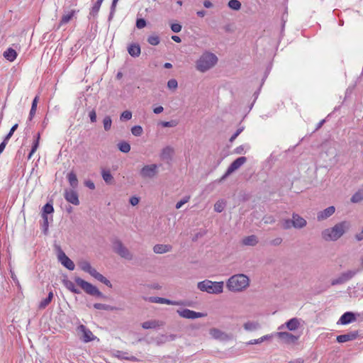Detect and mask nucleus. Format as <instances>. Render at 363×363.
<instances>
[{
    "label": "nucleus",
    "instance_id": "7ed1b4c3",
    "mask_svg": "<svg viewBox=\"0 0 363 363\" xmlns=\"http://www.w3.org/2000/svg\"><path fill=\"white\" fill-rule=\"evenodd\" d=\"M248 285V277L242 274H240L232 276L228 279L226 286L231 291H240Z\"/></svg>",
    "mask_w": 363,
    "mask_h": 363
},
{
    "label": "nucleus",
    "instance_id": "39448f33",
    "mask_svg": "<svg viewBox=\"0 0 363 363\" xmlns=\"http://www.w3.org/2000/svg\"><path fill=\"white\" fill-rule=\"evenodd\" d=\"M74 281L76 284L79 286L86 294L92 296L101 298L104 300L108 299V296L102 294L96 286L83 279L77 277L74 278Z\"/></svg>",
    "mask_w": 363,
    "mask_h": 363
},
{
    "label": "nucleus",
    "instance_id": "20e7f679",
    "mask_svg": "<svg viewBox=\"0 0 363 363\" xmlns=\"http://www.w3.org/2000/svg\"><path fill=\"white\" fill-rule=\"evenodd\" d=\"M78 264L79 268L82 271L89 273L91 277H93L100 282L103 283L108 288H112L113 286L111 281L108 279H106L104 275L98 272L96 269L93 268L89 262L86 260H82L78 263Z\"/></svg>",
    "mask_w": 363,
    "mask_h": 363
},
{
    "label": "nucleus",
    "instance_id": "e433bc0d",
    "mask_svg": "<svg viewBox=\"0 0 363 363\" xmlns=\"http://www.w3.org/2000/svg\"><path fill=\"white\" fill-rule=\"evenodd\" d=\"M101 4H102L101 2L96 0V1L94 3V4L93 5V6L91 7V9L90 10L89 15L92 16L93 17L96 16L99 11Z\"/></svg>",
    "mask_w": 363,
    "mask_h": 363
},
{
    "label": "nucleus",
    "instance_id": "412c9836",
    "mask_svg": "<svg viewBox=\"0 0 363 363\" xmlns=\"http://www.w3.org/2000/svg\"><path fill=\"white\" fill-rule=\"evenodd\" d=\"M210 335L216 340H225L228 339V335L218 328H211L209 331Z\"/></svg>",
    "mask_w": 363,
    "mask_h": 363
},
{
    "label": "nucleus",
    "instance_id": "5701e85b",
    "mask_svg": "<svg viewBox=\"0 0 363 363\" xmlns=\"http://www.w3.org/2000/svg\"><path fill=\"white\" fill-rule=\"evenodd\" d=\"M172 246L170 245L157 244L153 247V252L156 254H163L170 252Z\"/></svg>",
    "mask_w": 363,
    "mask_h": 363
},
{
    "label": "nucleus",
    "instance_id": "4c0bfd02",
    "mask_svg": "<svg viewBox=\"0 0 363 363\" xmlns=\"http://www.w3.org/2000/svg\"><path fill=\"white\" fill-rule=\"evenodd\" d=\"M119 150L124 153H128L130 150V145L125 141H121L118 144Z\"/></svg>",
    "mask_w": 363,
    "mask_h": 363
},
{
    "label": "nucleus",
    "instance_id": "1a4fd4ad",
    "mask_svg": "<svg viewBox=\"0 0 363 363\" xmlns=\"http://www.w3.org/2000/svg\"><path fill=\"white\" fill-rule=\"evenodd\" d=\"M143 299L150 303H157L161 304H168L172 306H189L191 304L184 301H172L165 298L157 297V296H150V297H144Z\"/></svg>",
    "mask_w": 363,
    "mask_h": 363
},
{
    "label": "nucleus",
    "instance_id": "f3484780",
    "mask_svg": "<svg viewBox=\"0 0 363 363\" xmlns=\"http://www.w3.org/2000/svg\"><path fill=\"white\" fill-rule=\"evenodd\" d=\"M77 330L83 333L82 339L84 342H91L94 339V335L92 332L89 329L86 328L85 325H79L77 327Z\"/></svg>",
    "mask_w": 363,
    "mask_h": 363
},
{
    "label": "nucleus",
    "instance_id": "0e129e2a",
    "mask_svg": "<svg viewBox=\"0 0 363 363\" xmlns=\"http://www.w3.org/2000/svg\"><path fill=\"white\" fill-rule=\"evenodd\" d=\"M84 185L89 189L94 190L95 189V184L91 180H85Z\"/></svg>",
    "mask_w": 363,
    "mask_h": 363
},
{
    "label": "nucleus",
    "instance_id": "49530a36",
    "mask_svg": "<svg viewBox=\"0 0 363 363\" xmlns=\"http://www.w3.org/2000/svg\"><path fill=\"white\" fill-rule=\"evenodd\" d=\"M40 138V133H38L36 135L35 139L33 141V145L31 147V153H34L38 148Z\"/></svg>",
    "mask_w": 363,
    "mask_h": 363
},
{
    "label": "nucleus",
    "instance_id": "f257e3e1",
    "mask_svg": "<svg viewBox=\"0 0 363 363\" xmlns=\"http://www.w3.org/2000/svg\"><path fill=\"white\" fill-rule=\"evenodd\" d=\"M350 228V223L344 220L336 223L333 227L326 228L321 233V236L325 241H336L340 239Z\"/></svg>",
    "mask_w": 363,
    "mask_h": 363
},
{
    "label": "nucleus",
    "instance_id": "2eb2a0df",
    "mask_svg": "<svg viewBox=\"0 0 363 363\" xmlns=\"http://www.w3.org/2000/svg\"><path fill=\"white\" fill-rule=\"evenodd\" d=\"M358 336H359L358 330H354V331L347 333L346 334L337 335L336 340L339 343H343V342H349V341H352V340L357 339Z\"/></svg>",
    "mask_w": 363,
    "mask_h": 363
},
{
    "label": "nucleus",
    "instance_id": "a18cd8bd",
    "mask_svg": "<svg viewBox=\"0 0 363 363\" xmlns=\"http://www.w3.org/2000/svg\"><path fill=\"white\" fill-rule=\"evenodd\" d=\"M147 42L152 45H157L160 42V39L157 35H150L147 38Z\"/></svg>",
    "mask_w": 363,
    "mask_h": 363
},
{
    "label": "nucleus",
    "instance_id": "a211bd4d",
    "mask_svg": "<svg viewBox=\"0 0 363 363\" xmlns=\"http://www.w3.org/2000/svg\"><path fill=\"white\" fill-rule=\"evenodd\" d=\"M292 220L294 228L301 229L307 225L306 220L296 213L292 214Z\"/></svg>",
    "mask_w": 363,
    "mask_h": 363
},
{
    "label": "nucleus",
    "instance_id": "3c124183",
    "mask_svg": "<svg viewBox=\"0 0 363 363\" xmlns=\"http://www.w3.org/2000/svg\"><path fill=\"white\" fill-rule=\"evenodd\" d=\"M146 24V21L144 18H137L135 26L138 29L145 28Z\"/></svg>",
    "mask_w": 363,
    "mask_h": 363
},
{
    "label": "nucleus",
    "instance_id": "f03ea898",
    "mask_svg": "<svg viewBox=\"0 0 363 363\" xmlns=\"http://www.w3.org/2000/svg\"><path fill=\"white\" fill-rule=\"evenodd\" d=\"M218 62L217 56L210 52H203L196 62L197 70L205 72L212 68Z\"/></svg>",
    "mask_w": 363,
    "mask_h": 363
},
{
    "label": "nucleus",
    "instance_id": "864d4df0",
    "mask_svg": "<svg viewBox=\"0 0 363 363\" xmlns=\"http://www.w3.org/2000/svg\"><path fill=\"white\" fill-rule=\"evenodd\" d=\"M18 125L17 123H16L15 125H13L11 127L10 131L8 133V134L4 138L5 140L9 141V140L11 138V136L13 135L15 130L18 128Z\"/></svg>",
    "mask_w": 363,
    "mask_h": 363
},
{
    "label": "nucleus",
    "instance_id": "58836bf2",
    "mask_svg": "<svg viewBox=\"0 0 363 363\" xmlns=\"http://www.w3.org/2000/svg\"><path fill=\"white\" fill-rule=\"evenodd\" d=\"M228 6L233 10L238 11L241 8V3L238 0H230Z\"/></svg>",
    "mask_w": 363,
    "mask_h": 363
},
{
    "label": "nucleus",
    "instance_id": "13d9d810",
    "mask_svg": "<svg viewBox=\"0 0 363 363\" xmlns=\"http://www.w3.org/2000/svg\"><path fill=\"white\" fill-rule=\"evenodd\" d=\"M243 130H244V127L239 128L236 130V132L230 137V138L229 139V141L230 143H233L237 138V137L243 131Z\"/></svg>",
    "mask_w": 363,
    "mask_h": 363
},
{
    "label": "nucleus",
    "instance_id": "37998d69",
    "mask_svg": "<svg viewBox=\"0 0 363 363\" xmlns=\"http://www.w3.org/2000/svg\"><path fill=\"white\" fill-rule=\"evenodd\" d=\"M131 133L135 136H140L143 133V129L140 125H135L131 128Z\"/></svg>",
    "mask_w": 363,
    "mask_h": 363
},
{
    "label": "nucleus",
    "instance_id": "4d7b16f0",
    "mask_svg": "<svg viewBox=\"0 0 363 363\" xmlns=\"http://www.w3.org/2000/svg\"><path fill=\"white\" fill-rule=\"evenodd\" d=\"M190 199V196H185L181 201H178L176 204V208H180L184 203H187Z\"/></svg>",
    "mask_w": 363,
    "mask_h": 363
},
{
    "label": "nucleus",
    "instance_id": "7c9ffc66",
    "mask_svg": "<svg viewBox=\"0 0 363 363\" xmlns=\"http://www.w3.org/2000/svg\"><path fill=\"white\" fill-rule=\"evenodd\" d=\"M101 176L107 184H111L113 183L114 179L109 170L102 169Z\"/></svg>",
    "mask_w": 363,
    "mask_h": 363
},
{
    "label": "nucleus",
    "instance_id": "69168bd1",
    "mask_svg": "<svg viewBox=\"0 0 363 363\" xmlns=\"http://www.w3.org/2000/svg\"><path fill=\"white\" fill-rule=\"evenodd\" d=\"M11 279L13 281V282L16 284V285L18 288H21V284H20L19 281L18 280V278L16 276V274L13 272H11Z\"/></svg>",
    "mask_w": 363,
    "mask_h": 363
},
{
    "label": "nucleus",
    "instance_id": "6e6552de",
    "mask_svg": "<svg viewBox=\"0 0 363 363\" xmlns=\"http://www.w3.org/2000/svg\"><path fill=\"white\" fill-rule=\"evenodd\" d=\"M247 161V157H240L235 159L228 167L225 174L218 179V182L220 183L225 180L232 173L238 169L242 164Z\"/></svg>",
    "mask_w": 363,
    "mask_h": 363
},
{
    "label": "nucleus",
    "instance_id": "473e14b6",
    "mask_svg": "<svg viewBox=\"0 0 363 363\" xmlns=\"http://www.w3.org/2000/svg\"><path fill=\"white\" fill-rule=\"evenodd\" d=\"M67 177L68 182L69 183V185L72 188L74 189V188L77 187L78 179H77L76 174L74 172H70L69 173H68Z\"/></svg>",
    "mask_w": 363,
    "mask_h": 363
},
{
    "label": "nucleus",
    "instance_id": "0eeeda50",
    "mask_svg": "<svg viewBox=\"0 0 363 363\" xmlns=\"http://www.w3.org/2000/svg\"><path fill=\"white\" fill-rule=\"evenodd\" d=\"M111 242L112 245V250L116 254H117L121 258H123L125 259H133V255L128 249V247L125 246V245L119 238H113L111 240Z\"/></svg>",
    "mask_w": 363,
    "mask_h": 363
},
{
    "label": "nucleus",
    "instance_id": "bb28decb",
    "mask_svg": "<svg viewBox=\"0 0 363 363\" xmlns=\"http://www.w3.org/2000/svg\"><path fill=\"white\" fill-rule=\"evenodd\" d=\"M53 296H54L53 292L52 291H50L48 293V296L40 302V303L38 305V309L39 310L45 309L51 303V301L53 298Z\"/></svg>",
    "mask_w": 363,
    "mask_h": 363
},
{
    "label": "nucleus",
    "instance_id": "4be33fe9",
    "mask_svg": "<svg viewBox=\"0 0 363 363\" xmlns=\"http://www.w3.org/2000/svg\"><path fill=\"white\" fill-rule=\"evenodd\" d=\"M174 153V148L170 146H167L162 149L160 157L162 160H166L168 162L172 160Z\"/></svg>",
    "mask_w": 363,
    "mask_h": 363
},
{
    "label": "nucleus",
    "instance_id": "f704fd0d",
    "mask_svg": "<svg viewBox=\"0 0 363 363\" xmlns=\"http://www.w3.org/2000/svg\"><path fill=\"white\" fill-rule=\"evenodd\" d=\"M54 212V208L52 203H47L44 205L42 209V217H48V214H51Z\"/></svg>",
    "mask_w": 363,
    "mask_h": 363
},
{
    "label": "nucleus",
    "instance_id": "4468645a",
    "mask_svg": "<svg viewBox=\"0 0 363 363\" xmlns=\"http://www.w3.org/2000/svg\"><path fill=\"white\" fill-rule=\"evenodd\" d=\"M65 199L69 203L78 206L79 204V200L78 194L73 189H65L64 194Z\"/></svg>",
    "mask_w": 363,
    "mask_h": 363
},
{
    "label": "nucleus",
    "instance_id": "09e8293b",
    "mask_svg": "<svg viewBox=\"0 0 363 363\" xmlns=\"http://www.w3.org/2000/svg\"><path fill=\"white\" fill-rule=\"evenodd\" d=\"M118 0H113L112 1V4H111V11H110V13H109V16H108V20L110 21L112 18H113V16L116 11V5H117V3H118Z\"/></svg>",
    "mask_w": 363,
    "mask_h": 363
},
{
    "label": "nucleus",
    "instance_id": "8fccbe9b",
    "mask_svg": "<svg viewBox=\"0 0 363 363\" xmlns=\"http://www.w3.org/2000/svg\"><path fill=\"white\" fill-rule=\"evenodd\" d=\"M160 125L164 127H175L177 125V122L174 120H172L169 121H162Z\"/></svg>",
    "mask_w": 363,
    "mask_h": 363
},
{
    "label": "nucleus",
    "instance_id": "aec40b11",
    "mask_svg": "<svg viewBox=\"0 0 363 363\" xmlns=\"http://www.w3.org/2000/svg\"><path fill=\"white\" fill-rule=\"evenodd\" d=\"M128 54L133 57H138L141 53V48L138 43H131L128 48Z\"/></svg>",
    "mask_w": 363,
    "mask_h": 363
},
{
    "label": "nucleus",
    "instance_id": "c03bdc74",
    "mask_svg": "<svg viewBox=\"0 0 363 363\" xmlns=\"http://www.w3.org/2000/svg\"><path fill=\"white\" fill-rule=\"evenodd\" d=\"M225 206V202L218 201L214 204V211L218 213H221L224 210Z\"/></svg>",
    "mask_w": 363,
    "mask_h": 363
},
{
    "label": "nucleus",
    "instance_id": "ddd939ff",
    "mask_svg": "<svg viewBox=\"0 0 363 363\" xmlns=\"http://www.w3.org/2000/svg\"><path fill=\"white\" fill-rule=\"evenodd\" d=\"M158 166L156 164L145 165L140 172L143 178H152L157 174Z\"/></svg>",
    "mask_w": 363,
    "mask_h": 363
},
{
    "label": "nucleus",
    "instance_id": "774afa93",
    "mask_svg": "<svg viewBox=\"0 0 363 363\" xmlns=\"http://www.w3.org/2000/svg\"><path fill=\"white\" fill-rule=\"evenodd\" d=\"M243 152H244V146L243 145L238 146L234 150V152L235 154H242Z\"/></svg>",
    "mask_w": 363,
    "mask_h": 363
},
{
    "label": "nucleus",
    "instance_id": "052dcab7",
    "mask_svg": "<svg viewBox=\"0 0 363 363\" xmlns=\"http://www.w3.org/2000/svg\"><path fill=\"white\" fill-rule=\"evenodd\" d=\"M182 26L179 23H172L171 25V29L174 33H179L182 30Z\"/></svg>",
    "mask_w": 363,
    "mask_h": 363
},
{
    "label": "nucleus",
    "instance_id": "423d86ee",
    "mask_svg": "<svg viewBox=\"0 0 363 363\" xmlns=\"http://www.w3.org/2000/svg\"><path fill=\"white\" fill-rule=\"evenodd\" d=\"M198 289L201 291H206L208 294H218L223 292V281H212L208 279L200 281L197 284Z\"/></svg>",
    "mask_w": 363,
    "mask_h": 363
},
{
    "label": "nucleus",
    "instance_id": "603ef678",
    "mask_svg": "<svg viewBox=\"0 0 363 363\" xmlns=\"http://www.w3.org/2000/svg\"><path fill=\"white\" fill-rule=\"evenodd\" d=\"M178 86V82L175 79H171L167 82V87L170 89H175Z\"/></svg>",
    "mask_w": 363,
    "mask_h": 363
},
{
    "label": "nucleus",
    "instance_id": "338daca9",
    "mask_svg": "<svg viewBox=\"0 0 363 363\" xmlns=\"http://www.w3.org/2000/svg\"><path fill=\"white\" fill-rule=\"evenodd\" d=\"M130 203L132 205V206H135L137 205L138 203H139V198L136 197V196H132L130 199Z\"/></svg>",
    "mask_w": 363,
    "mask_h": 363
},
{
    "label": "nucleus",
    "instance_id": "e2e57ef3",
    "mask_svg": "<svg viewBox=\"0 0 363 363\" xmlns=\"http://www.w3.org/2000/svg\"><path fill=\"white\" fill-rule=\"evenodd\" d=\"M89 116L91 123H95L96 121V113L95 110H91L89 113Z\"/></svg>",
    "mask_w": 363,
    "mask_h": 363
},
{
    "label": "nucleus",
    "instance_id": "b1692460",
    "mask_svg": "<svg viewBox=\"0 0 363 363\" xmlns=\"http://www.w3.org/2000/svg\"><path fill=\"white\" fill-rule=\"evenodd\" d=\"M62 282L63 285L71 292L76 294H81V291L79 289H77L75 286L74 284L72 281L69 280L67 278L63 279Z\"/></svg>",
    "mask_w": 363,
    "mask_h": 363
},
{
    "label": "nucleus",
    "instance_id": "9d476101",
    "mask_svg": "<svg viewBox=\"0 0 363 363\" xmlns=\"http://www.w3.org/2000/svg\"><path fill=\"white\" fill-rule=\"evenodd\" d=\"M57 258L60 263L67 269L71 271L74 269V263L65 255L60 247H57Z\"/></svg>",
    "mask_w": 363,
    "mask_h": 363
},
{
    "label": "nucleus",
    "instance_id": "a19ab883",
    "mask_svg": "<svg viewBox=\"0 0 363 363\" xmlns=\"http://www.w3.org/2000/svg\"><path fill=\"white\" fill-rule=\"evenodd\" d=\"M281 228L284 230L290 229L294 227L293 220L291 219H284L281 222Z\"/></svg>",
    "mask_w": 363,
    "mask_h": 363
},
{
    "label": "nucleus",
    "instance_id": "6ab92c4d",
    "mask_svg": "<svg viewBox=\"0 0 363 363\" xmlns=\"http://www.w3.org/2000/svg\"><path fill=\"white\" fill-rule=\"evenodd\" d=\"M335 211V208L333 206H329L318 213L317 220L318 221L323 220L331 216Z\"/></svg>",
    "mask_w": 363,
    "mask_h": 363
},
{
    "label": "nucleus",
    "instance_id": "72a5a7b5",
    "mask_svg": "<svg viewBox=\"0 0 363 363\" xmlns=\"http://www.w3.org/2000/svg\"><path fill=\"white\" fill-rule=\"evenodd\" d=\"M75 13H76V11L75 10H72L69 13L63 15L62 18H61V20H60V24L58 26V28L61 26L67 23L72 18V17L74 16V15Z\"/></svg>",
    "mask_w": 363,
    "mask_h": 363
},
{
    "label": "nucleus",
    "instance_id": "c756f323",
    "mask_svg": "<svg viewBox=\"0 0 363 363\" xmlns=\"http://www.w3.org/2000/svg\"><path fill=\"white\" fill-rule=\"evenodd\" d=\"M93 306L94 308H96L97 310H104V311H111L118 310V308L116 306H113L104 304V303H96L94 304Z\"/></svg>",
    "mask_w": 363,
    "mask_h": 363
},
{
    "label": "nucleus",
    "instance_id": "5fc2aeb1",
    "mask_svg": "<svg viewBox=\"0 0 363 363\" xmlns=\"http://www.w3.org/2000/svg\"><path fill=\"white\" fill-rule=\"evenodd\" d=\"M344 283H345V280H343V279L341 277V275H340L337 278L334 279H333L331 281V285L332 286L342 284Z\"/></svg>",
    "mask_w": 363,
    "mask_h": 363
},
{
    "label": "nucleus",
    "instance_id": "a878e982",
    "mask_svg": "<svg viewBox=\"0 0 363 363\" xmlns=\"http://www.w3.org/2000/svg\"><path fill=\"white\" fill-rule=\"evenodd\" d=\"M242 243L244 245L255 246L258 243V239L255 235H249L242 239Z\"/></svg>",
    "mask_w": 363,
    "mask_h": 363
},
{
    "label": "nucleus",
    "instance_id": "9b49d317",
    "mask_svg": "<svg viewBox=\"0 0 363 363\" xmlns=\"http://www.w3.org/2000/svg\"><path fill=\"white\" fill-rule=\"evenodd\" d=\"M277 336L282 340L285 344L295 345L297 343L300 335H296L289 332H278Z\"/></svg>",
    "mask_w": 363,
    "mask_h": 363
},
{
    "label": "nucleus",
    "instance_id": "bf43d9fd",
    "mask_svg": "<svg viewBox=\"0 0 363 363\" xmlns=\"http://www.w3.org/2000/svg\"><path fill=\"white\" fill-rule=\"evenodd\" d=\"M43 219V231L45 235H47L48 231V217H42Z\"/></svg>",
    "mask_w": 363,
    "mask_h": 363
},
{
    "label": "nucleus",
    "instance_id": "79ce46f5",
    "mask_svg": "<svg viewBox=\"0 0 363 363\" xmlns=\"http://www.w3.org/2000/svg\"><path fill=\"white\" fill-rule=\"evenodd\" d=\"M103 124L105 130L108 131L111 129L112 121L109 116H106L104 117L103 120Z\"/></svg>",
    "mask_w": 363,
    "mask_h": 363
},
{
    "label": "nucleus",
    "instance_id": "c9c22d12",
    "mask_svg": "<svg viewBox=\"0 0 363 363\" xmlns=\"http://www.w3.org/2000/svg\"><path fill=\"white\" fill-rule=\"evenodd\" d=\"M160 324L159 323V321L157 320H147L142 323V327L144 329H152V328H156L157 327L160 326Z\"/></svg>",
    "mask_w": 363,
    "mask_h": 363
},
{
    "label": "nucleus",
    "instance_id": "6e6d98bb",
    "mask_svg": "<svg viewBox=\"0 0 363 363\" xmlns=\"http://www.w3.org/2000/svg\"><path fill=\"white\" fill-rule=\"evenodd\" d=\"M344 283H345V280H343V279L341 277V275H340L337 278L334 279H333L331 281V285L332 286L342 284Z\"/></svg>",
    "mask_w": 363,
    "mask_h": 363
},
{
    "label": "nucleus",
    "instance_id": "ea45409f",
    "mask_svg": "<svg viewBox=\"0 0 363 363\" xmlns=\"http://www.w3.org/2000/svg\"><path fill=\"white\" fill-rule=\"evenodd\" d=\"M363 200V191H359L354 194L350 199L351 202L358 203Z\"/></svg>",
    "mask_w": 363,
    "mask_h": 363
},
{
    "label": "nucleus",
    "instance_id": "c85d7f7f",
    "mask_svg": "<svg viewBox=\"0 0 363 363\" xmlns=\"http://www.w3.org/2000/svg\"><path fill=\"white\" fill-rule=\"evenodd\" d=\"M243 328L247 331H255L260 328V325L258 322L248 321L244 323Z\"/></svg>",
    "mask_w": 363,
    "mask_h": 363
},
{
    "label": "nucleus",
    "instance_id": "2f4dec72",
    "mask_svg": "<svg viewBox=\"0 0 363 363\" xmlns=\"http://www.w3.org/2000/svg\"><path fill=\"white\" fill-rule=\"evenodd\" d=\"M359 272V269H353V270H348L347 272H345L342 273L340 275L342 277L343 280L345 281H347L350 280L352 278H353L358 272Z\"/></svg>",
    "mask_w": 363,
    "mask_h": 363
},
{
    "label": "nucleus",
    "instance_id": "de8ad7c7",
    "mask_svg": "<svg viewBox=\"0 0 363 363\" xmlns=\"http://www.w3.org/2000/svg\"><path fill=\"white\" fill-rule=\"evenodd\" d=\"M132 118V112L130 111H123L120 117V119L121 121H128L131 119Z\"/></svg>",
    "mask_w": 363,
    "mask_h": 363
},
{
    "label": "nucleus",
    "instance_id": "680f3d73",
    "mask_svg": "<svg viewBox=\"0 0 363 363\" xmlns=\"http://www.w3.org/2000/svg\"><path fill=\"white\" fill-rule=\"evenodd\" d=\"M282 240H283L281 238H276L275 239H273L270 241V244L273 246H278L281 245Z\"/></svg>",
    "mask_w": 363,
    "mask_h": 363
},
{
    "label": "nucleus",
    "instance_id": "393cba45",
    "mask_svg": "<svg viewBox=\"0 0 363 363\" xmlns=\"http://www.w3.org/2000/svg\"><path fill=\"white\" fill-rule=\"evenodd\" d=\"M285 325L289 330L294 331L300 326V322L297 318H293L286 322Z\"/></svg>",
    "mask_w": 363,
    "mask_h": 363
},
{
    "label": "nucleus",
    "instance_id": "dca6fc26",
    "mask_svg": "<svg viewBox=\"0 0 363 363\" xmlns=\"http://www.w3.org/2000/svg\"><path fill=\"white\" fill-rule=\"evenodd\" d=\"M356 320V314L351 311L343 313L337 321V324L347 325Z\"/></svg>",
    "mask_w": 363,
    "mask_h": 363
},
{
    "label": "nucleus",
    "instance_id": "f8f14e48",
    "mask_svg": "<svg viewBox=\"0 0 363 363\" xmlns=\"http://www.w3.org/2000/svg\"><path fill=\"white\" fill-rule=\"evenodd\" d=\"M177 312L181 317L187 319H196L199 318L205 317L206 315V313L196 312L187 308H180L178 309Z\"/></svg>",
    "mask_w": 363,
    "mask_h": 363
},
{
    "label": "nucleus",
    "instance_id": "cd10ccee",
    "mask_svg": "<svg viewBox=\"0 0 363 363\" xmlns=\"http://www.w3.org/2000/svg\"><path fill=\"white\" fill-rule=\"evenodd\" d=\"M3 55L9 62H13L16 59L17 52L14 49L9 48L4 52Z\"/></svg>",
    "mask_w": 363,
    "mask_h": 363
}]
</instances>
